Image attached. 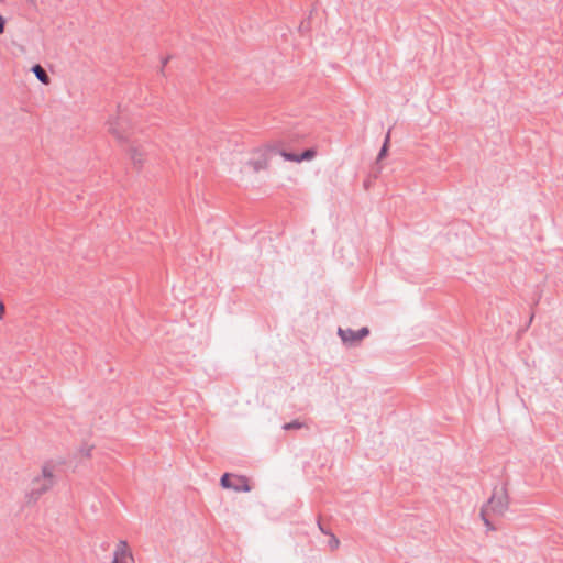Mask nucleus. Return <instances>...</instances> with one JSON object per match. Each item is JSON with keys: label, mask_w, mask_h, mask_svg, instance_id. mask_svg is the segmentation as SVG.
I'll return each mask as SVG.
<instances>
[{"label": "nucleus", "mask_w": 563, "mask_h": 563, "mask_svg": "<svg viewBox=\"0 0 563 563\" xmlns=\"http://www.w3.org/2000/svg\"><path fill=\"white\" fill-rule=\"evenodd\" d=\"M283 153V146L279 141H269L253 147L246 157V164L254 170H264L269 166L271 159Z\"/></svg>", "instance_id": "f257e3e1"}, {"label": "nucleus", "mask_w": 563, "mask_h": 563, "mask_svg": "<svg viewBox=\"0 0 563 563\" xmlns=\"http://www.w3.org/2000/svg\"><path fill=\"white\" fill-rule=\"evenodd\" d=\"M509 506V496L507 489L501 486L494 489L488 503L482 509L481 516L488 530H495L492 520L495 517L503 516Z\"/></svg>", "instance_id": "f03ea898"}, {"label": "nucleus", "mask_w": 563, "mask_h": 563, "mask_svg": "<svg viewBox=\"0 0 563 563\" xmlns=\"http://www.w3.org/2000/svg\"><path fill=\"white\" fill-rule=\"evenodd\" d=\"M59 462L46 460L42 463L37 474V495L51 492L57 484L59 477Z\"/></svg>", "instance_id": "7ed1b4c3"}, {"label": "nucleus", "mask_w": 563, "mask_h": 563, "mask_svg": "<svg viewBox=\"0 0 563 563\" xmlns=\"http://www.w3.org/2000/svg\"><path fill=\"white\" fill-rule=\"evenodd\" d=\"M108 134L120 146L123 147L132 142L133 128L128 121L114 119L107 122Z\"/></svg>", "instance_id": "20e7f679"}, {"label": "nucleus", "mask_w": 563, "mask_h": 563, "mask_svg": "<svg viewBox=\"0 0 563 563\" xmlns=\"http://www.w3.org/2000/svg\"><path fill=\"white\" fill-rule=\"evenodd\" d=\"M221 486L235 492H250L251 485L249 479L242 475H232L225 473L221 477Z\"/></svg>", "instance_id": "39448f33"}, {"label": "nucleus", "mask_w": 563, "mask_h": 563, "mask_svg": "<svg viewBox=\"0 0 563 563\" xmlns=\"http://www.w3.org/2000/svg\"><path fill=\"white\" fill-rule=\"evenodd\" d=\"M122 148L124 150V153H125L126 157L129 158V161L134 166H137V167L143 166V164L145 163V151L142 145L132 141L131 143L126 144Z\"/></svg>", "instance_id": "423d86ee"}, {"label": "nucleus", "mask_w": 563, "mask_h": 563, "mask_svg": "<svg viewBox=\"0 0 563 563\" xmlns=\"http://www.w3.org/2000/svg\"><path fill=\"white\" fill-rule=\"evenodd\" d=\"M369 330L367 328H362L360 331H353L351 329H339V335L342 341L347 344H354L360 342L363 338L367 336Z\"/></svg>", "instance_id": "0eeeda50"}, {"label": "nucleus", "mask_w": 563, "mask_h": 563, "mask_svg": "<svg viewBox=\"0 0 563 563\" xmlns=\"http://www.w3.org/2000/svg\"><path fill=\"white\" fill-rule=\"evenodd\" d=\"M132 554L125 541H120L114 550L112 563H130Z\"/></svg>", "instance_id": "6e6552de"}, {"label": "nucleus", "mask_w": 563, "mask_h": 563, "mask_svg": "<svg viewBox=\"0 0 563 563\" xmlns=\"http://www.w3.org/2000/svg\"><path fill=\"white\" fill-rule=\"evenodd\" d=\"M282 156L287 161L299 163L301 161L312 159L316 156V151L307 150L301 155H295L283 151Z\"/></svg>", "instance_id": "1a4fd4ad"}, {"label": "nucleus", "mask_w": 563, "mask_h": 563, "mask_svg": "<svg viewBox=\"0 0 563 563\" xmlns=\"http://www.w3.org/2000/svg\"><path fill=\"white\" fill-rule=\"evenodd\" d=\"M95 450V444L90 442H84L76 449V455L79 459H91L92 452Z\"/></svg>", "instance_id": "9d476101"}, {"label": "nucleus", "mask_w": 563, "mask_h": 563, "mask_svg": "<svg viewBox=\"0 0 563 563\" xmlns=\"http://www.w3.org/2000/svg\"><path fill=\"white\" fill-rule=\"evenodd\" d=\"M37 80H40L44 85L51 84L49 76L40 65H37Z\"/></svg>", "instance_id": "9b49d317"}, {"label": "nucleus", "mask_w": 563, "mask_h": 563, "mask_svg": "<svg viewBox=\"0 0 563 563\" xmlns=\"http://www.w3.org/2000/svg\"><path fill=\"white\" fill-rule=\"evenodd\" d=\"M388 141H389V135H387V137H386L385 144H384V146H383V148H382V151L379 153V158H382L386 154L387 146H388Z\"/></svg>", "instance_id": "f8f14e48"}, {"label": "nucleus", "mask_w": 563, "mask_h": 563, "mask_svg": "<svg viewBox=\"0 0 563 563\" xmlns=\"http://www.w3.org/2000/svg\"><path fill=\"white\" fill-rule=\"evenodd\" d=\"M5 19L0 14V35L4 32Z\"/></svg>", "instance_id": "ddd939ff"}, {"label": "nucleus", "mask_w": 563, "mask_h": 563, "mask_svg": "<svg viewBox=\"0 0 563 563\" xmlns=\"http://www.w3.org/2000/svg\"><path fill=\"white\" fill-rule=\"evenodd\" d=\"M291 428H300V423L292 422V423H287L284 426V429H286V430L291 429Z\"/></svg>", "instance_id": "4468645a"}, {"label": "nucleus", "mask_w": 563, "mask_h": 563, "mask_svg": "<svg viewBox=\"0 0 563 563\" xmlns=\"http://www.w3.org/2000/svg\"><path fill=\"white\" fill-rule=\"evenodd\" d=\"M3 316H4V306L2 302H0V320L3 319Z\"/></svg>", "instance_id": "2eb2a0df"}, {"label": "nucleus", "mask_w": 563, "mask_h": 563, "mask_svg": "<svg viewBox=\"0 0 563 563\" xmlns=\"http://www.w3.org/2000/svg\"><path fill=\"white\" fill-rule=\"evenodd\" d=\"M35 70H36L35 64H33V65H31V66L29 67V71H31V73L35 74Z\"/></svg>", "instance_id": "dca6fc26"}, {"label": "nucleus", "mask_w": 563, "mask_h": 563, "mask_svg": "<svg viewBox=\"0 0 563 563\" xmlns=\"http://www.w3.org/2000/svg\"><path fill=\"white\" fill-rule=\"evenodd\" d=\"M332 544H333V547H334V548H336V547H338V544H339V540H338V539H335V538H333V539H332Z\"/></svg>", "instance_id": "f3484780"}, {"label": "nucleus", "mask_w": 563, "mask_h": 563, "mask_svg": "<svg viewBox=\"0 0 563 563\" xmlns=\"http://www.w3.org/2000/svg\"><path fill=\"white\" fill-rule=\"evenodd\" d=\"M33 494H34V489H32V490L27 494V497L30 498L29 503H31V498H32Z\"/></svg>", "instance_id": "a211bd4d"}, {"label": "nucleus", "mask_w": 563, "mask_h": 563, "mask_svg": "<svg viewBox=\"0 0 563 563\" xmlns=\"http://www.w3.org/2000/svg\"><path fill=\"white\" fill-rule=\"evenodd\" d=\"M30 2H34V0H29Z\"/></svg>", "instance_id": "6ab92c4d"}]
</instances>
